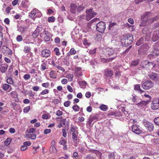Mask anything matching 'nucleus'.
Wrapping results in <instances>:
<instances>
[{
    "label": "nucleus",
    "instance_id": "nucleus-1",
    "mask_svg": "<svg viewBox=\"0 0 159 159\" xmlns=\"http://www.w3.org/2000/svg\"><path fill=\"white\" fill-rule=\"evenodd\" d=\"M151 16L152 13L150 12H147L145 13L142 16L140 26H144L148 25L154 21L157 20L158 19L157 16L154 18H151Z\"/></svg>",
    "mask_w": 159,
    "mask_h": 159
},
{
    "label": "nucleus",
    "instance_id": "nucleus-2",
    "mask_svg": "<svg viewBox=\"0 0 159 159\" xmlns=\"http://www.w3.org/2000/svg\"><path fill=\"white\" fill-rule=\"evenodd\" d=\"M85 5V3H83L80 5L78 6L74 4H72L70 6V11L73 14H75L76 12H80L84 8Z\"/></svg>",
    "mask_w": 159,
    "mask_h": 159
},
{
    "label": "nucleus",
    "instance_id": "nucleus-3",
    "mask_svg": "<svg viewBox=\"0 0 159 159\" xmlns=\"http://www.w3.org/2000/svg\"><path fill=\"white\" fill-rule=\"evenodd\" d=\"M42 16L40 11L36 8H34L30 12V17L33 20H35L36 18L40 17Z\"/></svg>",
    "mask_w": 159,
    "mask_h": 159
},
{
    "label": "nucleus",
    "instance_id": "nucleus-4",
    "mask_svg": "<svg viewBox=\"0 0 159 159\" xmlns=\"http://www.w3.org/2000/svg\"><path fill=\"white\" fill-rule=\"evenodd\" d=\"M106 29V24L105 22L100 21L96 25V29L98 32L103 33Z\"/></svg>",
    "mask_w": 159,
    "mask_h": 159
},
{
    "label": "nucleus",
    "instance_id": "nucleus-5",
    "mask_svg": "<svg viewBox=\"0 0 159 159\" xmlns=\"http://www.w3.org/2000/svg\"><path fill=\"white\" fill-rule=\"evenodd\" d=\"M86 20H89L93 17L96 16L97 13L91 9H87L85 11Z\"/></svg>",
    "mask_w": 159,
    "mask_h": 159
},
{
    "label": "nucleus",
    "instance_id": "nucleus-6",
    "mask_svg": "<svg viewBox=\"0 0 159 159\" xmlns=\"http://www.w3.org/2000/svg\"><path fill=\"white\" fill-rule=\"evenodd\" d=\"M126 39H122L121 42L122 43L124 41V44L125 45H129L131 44L133 41V37L131 34H127L126 37H125Z\"/></svg>",
    "mask_w": 159,
    "mask_h": 159
},
{
    "label": "nucleus",
    "instance_id": "nucleus-7",
    "mask_svg": "<svg viewBox=\"0 0 159 159\" xmlns=\"http://www.w3.org/2000/svg\"><path fill=\"white\" fill-rule=\"evenodd\" d=\"M153 86L152 82L149 80L146 81L142 85V88L145 90H148L151 88Z\"/></svg>",
    "mask_w": 159,
    "mask_h": 159
},
{
    "label": "nucleus",
    "instance_id": "nucleus-8",
    "mask_svg": "<svg viewBox=\"0 0 159 159\" xmlns=\"http://www.w3.org/2000/svg\"><path fill=\"white\" fill-rule=\"evenodd\" d=\"M143 124L149 131H153L154 127L152 123L146 120H144L143 121Z\"/></svg>",
    "mask_w": 159,
    "mask_h": 159
},
{
    "label": "nucleus",
    "instance_id": "nucleus-9",
    "mask_svg": "<svg viewBox=\"0 0 159 159\" xmlns=\"http://www.w3.org/2000/svg\"><path fill=\"white\" fill-rule=\"evenodd\" d=\"M40 36L43 37L44 40L46 41H48L50 40L51 34L48 32L44 30L40 34Z\"/></svg>",
    "mask_w": 159,
    "mask_h": 159
},
{
    "label": "nucleus",
    "instance_id": "nucleus-10",
    "mask_svg": "<svg viewBox=\"0 0 159 159\" xmlns=\"http://www.w3.org/2000/svg\"><path fill=\"white\" fill-rule=\"evenodd\" d=\"M151 107L153 110H156L159 107V100L157 99L154 100L152 102Z\"/></svg>",
    "mask_w": 159,
    "mask_h": 159
},
{
    "label": "nucleus",
    "instance_id": "nucleus-11",
    "mask_svg": "<svg viewBox=\"0 0 159 159\" xmlns=\"http://www.w3.org/2000/svg\"><path fill=\"white\" fill-rule=\"evenodd\" d=\"M132 130L133 132L137 134H140L142 132L141 130L136 125H132Z\"/></svg>",
    "mask_w": 159,
    "mask_h": 159
},
{
    "label": "nucleus",
    "instance_id": "nucleus-12",
    "mask_svg": "<svg viewBox=\"0 0 159 159\" xmlns=\"http://www.w3.org/2000/svg\"><path fill=\"white\" fill-rule=\"evenodd\" d=\"M50 54V51L49 50L47 49L43 50L41 52V55L44 57H48Z\"/></svg>",
    "mask_w": 159,
    "mask_h": 159
},
{
    "label": "nucleus",
    "instance_id": "nucleus-13",
    "mask_svg": "<svg viewBox=\"0 0 159 159\" xmlns=\"http://www.w3.org/2000/svg\"><path fill=\"white\" fill-rule=\"evenodd\" d=\"M106 55L110 56L114 54V51L113 50L110 48H107L106 49Z\"/></svg>",
    "mask_w": 159,
    "mask_h": 159
},
{
    "label": "nucleus",
    "instance_id": "nucleus-14",
    "mask_svg": "<svg viewBox=\"0 0 159 159\" xmlns=\"http://www.w3.org/2000/svg\"><path fill=\"white\" fill-rule=\"evenodd\" d=\"M2 52L5 55L8 56L11 54V50L7 47H6L5 49L3 48V49L2 50Z\"/></svg>",
    "mask_w": 159,
    "mask_h": 159
},
{
    "label": "nucleus",
    "instance_id": "nucleus-15",
    "mask_svg": "<svg viewBox=\"0 0 159 159\" xmlns=\"http://www.w3.org/2000/svg\"><path fill=\"white\" fill-rule=\"evenodd\" d=\"M148 104L147 102H145V101H142L141 102H139V103L135 104V105H137L138 107H143L145 106Z\"/></svg>",
    "mask_w": 159,
    "mask_h": 159
},
{
    "label": "nucleus",
    "instance_id": "nucleus-16",
    "mask_svg": "<svg viewBox=\"0 0 159 159\" xmlns=\"http://www.w3.org/2000/svg\"><path fill=\"white\" fill-rule=\"evenodd\" d=\"M113 75V72L111 70H107L105 72V75L107 77H111Z\"/></svg>",
    "mask_w": 159,
    "mask_h": 159
},
{
    "label": "nucleus",
    "instance_id": "nucleus-17",
    "mask_svg": "<svg viewBox=\"0 0 159 159\" xmlns=\"http://www.w3.org/2000/svg\"><path fill=\"white\" fill-rule=\"evenodd\" d=\"M76 51L73 48H72L70 50V51L68 52V55L70 56L71 55H74L76 54Z\"/></svg>",
    "mask_w": 159,
    "mask_h": 159
},
{
    "label": "nucleus",
    "instance_id": "nucleus-18",
    "mask_svg": "<svg viewBox=\"0 0 159 159\" xmlns=\"http://www.w3.org/2000/svg\"><path fill=\"white\" fill-rule=\"evenodd\" d=\"M134 89L135 90L139 91L141 93L144 92V91L141 89L140 86L139 85H134Z\"/></svg>",
    "mask_w": 159,
    "mask_h": 159
},
{
    "label": "nucleus",
    "instance_id": "nucleus-19",
    "mask_svg": "<svg viewBox=\"0 0 159 159\" xmlns=\"http://www.w3.org/2000/svg\"><path fill=\"white\" fill-rule=\"evenodd\" d=\"M10 87H11V86L8 84H4L2 85V88L3 90L6 91L9 89Z\"/></svg>",
    "mask_w": 159,
    "mask_h": 159
},
{
    "label": "nucleus",
    "instance_id": "nucleus-20",
    "mask_svg": "<svg viewBox=\"0 0 159 159\" xmlns=\"http://www.w3.org/2000/svg\"><path fill=\"white\" fill-rule=\"evenodd\" d=\"M149 77L151 79L153 80H156L157 77V74L154 73H152L149 75Z\"/></svg>",
    "mask_w": 159,
    "mask_h": 159
},
{
    "label": "nucleus",
    "instance_id": "nucleus-21",
    "mask_svg": "<svg viewBox=\"0 0 159 159\" xmlns=\"http://www.w3.org/2000/svg\"><path fill=\"white\" fill-rule=\"evenodd\" d=\"M132 100L134 102H138L140 99L136 96H134L132 97Z\"/></svg>",
    "mask_w": 159,
    "mask_h": 159
},
{
    "label": "nucleus",
    "instance_id": "nucleus-22",
    "mask_svg": "<svg viewBox=\"0 0 159 159\" xmlns=\"http://www.w3.org/2000/svg\"><path fill=\"white\" fill-rule=\"evenodd\" d=\"M31 50L30 48V47L25 46L24 48V52L25 53H29Z\"/></svg>",
    "mask_w": 159,
    "mask_h": 159
},
{
    "label": "nucleus",
    "instance_id": "nucleus-23",
    "mask_svg": "<svg viewBox=\"0 0 159 159\" xmlns=\"http://www.w3.org/2000/svg\"><path fill=\"white\" fill-rule=\"evenodd\" d=\"M93 152L97 156H99L98 159H102L101 158V156L102 155L101 153L98 151L94 150L93 151Z\"/></svg>",
    "mask_w": 159,
    "mask_h": 159
},
{
    "label": "nucleus",
    "instance_id": "nucleus-24",
    "mask_svg": "<svg viewBox=\"0 0 159 159\" xmlns=\"http://www.w3.org/2000/svg\"><path fill=\"white\" fill-rule=\"evenodd\" d=\"M66 77L68 79L69 81H71L72 80L73 77V75L72 74H67Z\"/></svg>",
    "mask_w": 159,
    "mask_h": 159
},
{
    "label": "nucleus",
    "instance_id": "nucleus-25",
    "mask_svg": "<svg viewBox=\"0 0 159 159\" xmlns=\"http://www.w3.org/2000/svg\"><path fill=\"white\" fill-rule=\"evenodd\" d=\"M7 82L9 84H14V81L11 77H8L7 80Z\"/></svg>",
    "mask_w": 159,
    "mask_h": 159
},
{
    "label": "nucleus",
    "instance_id": "nucleus-26",
    "mask_svg": "<svg viewBox=\"0 0 159 159\" xmlns=\"http://www.w3.org/2000/svg\"><path fill=\"white\" fill-rule=\"evenodd\" d=\"M100 108L101 110L105 111L107 110V107L106 105L104 104H102L100 106Z\"/></svg>",
    "mask_w": 159,
    "mask_h": 159
},
{
    "label": "nucleus",
    "instance_id": "nucleus-27",
    "mask_svg": "<svg viewBox=\"0 0 159 159\" xmlns=\"http://www.w3.org/2000/svg\"><path fill=\"white\" fill-rule=\"evenodd\" d=\"M11 139L10 138H8L5 141L4 143L6 146L8 145L11 142Z\"/></svg>",
    "mask_w": 159,
    "mask_h": 159
},
{
    "label": "nucleus",
    "instance_id": "nucleus-28",
    "mask_svg": "<svg viewBox=\"0 0 159 159\" xmlns=\"http://www.w3.org/2000/svg\"><path fill=\"white\" fill-rule=\"evenodd\" d=\"M26 135H28L29 138L32 139H34L36 138V135L34 134H27Z\"/></svg>",
    "mask_w": 159,
    "mask_h": 159
},
{
    "label": "nucleus",
    "instance_id": "nucleus-29",
    "mask_svg": "<svg viewBox=\"0 0 159 159\" xmlns=\"http://www.w3.org/2000/svg\"><path fill=\"white\" fill-rule=\"evenodd\" d=\"M49 151L51 152H54L56 151V149L55 146L51 145L49 149Z\"/></svg>",
    "mask_w": 159,
    "mask_h": 159
},
{
    "label": "nucleus",
    "instance_id": "nucleus-30",
    "mask_svg": "<svg viewBox=\"0 0 159 159\" xmlns=\"http://www.w3.org/2000/svg\"><path fill=\"white\" fill-rule=\"evenodd\" d=\"M8 68L7 66L5 67L4 66H2L0 68V70L2 73H5L6 71L7 68Z\"/></svg>",
    "mask_w": 159,
    "mask_h": 159
},
{
    "label": "nucleus",
    "instance_id": "nucleus-31",
    "mask_svg": "<svg viewBox=\"0 0 159 159\" xmlns=\"http://www.w3.org/2000/svg\"><path fill=\"white\" fill-rule=\"evenodd\" d=\"M80 107L77 105H74L72 107V109L75 111H79L80 109Z\"/></svg>",
    "mask_w": 159,
    "mask_h": 159
},
{
    "label": "nucleus",
    "instance_id": "nucleus-32",
    "mask_svg": "<svg viewBox=\"0 0 159 159\" xmlns=\"http://www.w3.org/2000/svg\"><path fill=\"white\" fill-rule=\"evenodd\" d=\"M109 159H115V156L113 152L110 153L108 155Z\"/></svg>",
    "mask_w": 159,
    "mask_h": 159
},
{
    "label": "nucleus",
    "instance_id": "nucleus-33",
    "mask_svg": "<svg viewBox=\"0 0 159 159\" xmlns=\"http://www.w3.org/2000/svg\"><path fill=\"white\" fill-rule=\"evenodd\" d=\"M30 74H25L24 76V79L26 80H28L30 79Z\"/></svg>",
    "mask_w": 159,
    "mask_h": 159
},
{
    "label": "nucleus",
    "instance_id": "nucleus-34",
    "mask_svg": "<svg viewBox=\"0 0 159 159\" xmlns=\"http://www.w3.org/2000/svg\"><path fill=\"white\" fill-rule=\"evenodd\" d=\"M49 92V90L48 89H45L43 90V91L41 92L40 93V94L41 95H43L45 94L48 93Z\"/></svg>",
    "mask_w": 159,
    "mask_h": 159
},
{
    "label": "nucleus",
    "instance_id": "nucleus-35",
    "mask_svg": "<svg viewBox=\"0 0 159 159\" xmlns=\"http://www.w3.org/2000/svg\"><path fill=\"white\" fill-rule=\"evenodd\" d=\"M49 75L50 77L52 78H56L55 72L54 71H51L49 73Z\"/></svg>",
    "mask_w": 159,
    "mask_h": 159
},
{
    "label": "nucleus",
    "instance_id": "nucleus-36",
    "mask_svg": "<svg viewBox=\"0 0 159 159\" xmlns=\"http://www.w3.org/2000/svg\"><path fill=\"white\" fill-rule=\"evenodd\" d=\"M85 159H96V158L91 155L89 154L86 157Z\"/></svg>",
    "mask_w": 159,
    "mask_h": 159
},
{
    "label": "nucleus",
    "instance_id": "nucleus-37",
    "mask_svg": "<svg viewBox=\"0 0 159 159\" xmlns=\"http://www.w3.org/2000/svg\"><path fill=\"white\" fill-rule=\"evenodd\" d=\"M30 109V107L29 106L25 107L23 110L24 112L25 113H28Z\"/></svg>",
    "mask_w": 159,
    "mask_h": 159
},
{
    "label": "nucleus",
    "instance_id": "nucleus-38",
    "mask_svg": "<svg viewBox=\"0 0 159 159\" xmlns=\"http://www.w3.org/2000/svg\"><path fill=\"white\" fill-rule=\"evenodd\" d=\"M55 17L54 16H51L48 18V21L49 22H52L55 20Z\"/></svg>",
    "mask_w": 159,
    "mask_h": 159
},
{
    "label": "nucleus",
    "instance_id": "nucleus-39",
    "mask_svg": "<svg viewBox=\"0 0 159 159\" xmlns=\"http://www.w3.org/2000/svg\"><path fill=\"white\" fill-rule=\"evenodd\" d=\"M16 40L18 42H21L23 38L21 35H18L16 38Z\"/></svg>",
    "mask_w": 159,
    "mask_h": 159
},
{
    "label": "nucleus",
    "instance_id": "nucleus-40",
    "mask_svg": "<svg viewBox=\"0 0 159 159\" xmlns=\"http://www.w3.org/2000/svg\"><path fill=\"white\" fill-rule=\"evenodd\" d=\"M72 139H73L74 141H76L77 139V136L76 135V134L74 133H72Z\"/></svg>",
    "mask_w": 159,
    "mask_h": 159
},
{
    "label": "nucleus",
    "instance_id": "nucleus-41",
    "mask_svg": "<svg viewBox=\"0 0 159 159\" xmlns=\"http://www.w3.org/2000/svg\"><path fill=\"white\" fill-rule=\"evenodd\" d=\"M93 122H95L94 120L91 117H90L89 119L88 123L89 125H91Z\"/></svg>",
    "mask_w": 159,
    "mask_h": 159
},
{
    "label": "nucleus",
    "instance_id": "nucleus-42",
    "mask_svg": "<svg viewBox=\"0 0 159 159\" xmlns=\"http://www.w3.org/2000/svg\"><path fill=\"white\" fill-rule=\"evenodd\" d=\"M39 34V33H38L36 31V30H35V31L32 34V36L34 38H36L37 37V36H38Z\"/></svg>",
    "mask_w": 159,
    "mask_h": 159
},
{
    "label": "nucleus",
    "instance_id": "nucleus-43",
    "mask_svg": "<svg viewBox=\"0 0 159 159\" xmlns=\"http://www.w3.org/2000/svg\"><path fill=\"white\" fill-rule=\"evenodd\" d=\"M54 51L55 52V54L56 55H60V52L59 49L57 48H55L54 49Z\"/></svg>",
    "mask_w": 159,
    "mask_h": 159
},
{
    "label": "nucleus",
    "instance_id": "nucleus-44",
    "mask_svg": "<svg viewBox=\"0 0 159 159\" xmlns=\"http://www.w3.org/2000/svg\"><path fill=\"white\" fill-rule=\"evenodd\" d=\"M80 20H86V16L85 15H82L80 16Z\"/></svg>",
    "mask_w": 159,
    "mask_h": 159
},
{
    "label": "nucleus",
    "instance_id": "nucleus-45",
    "mask_svg": "<svg viewBox=\"0 0 159 159\" xmlns=\"http://www.w3.org/2000/svg\"><path fill=\"white\" fill-rule=\"evenodd\" d=\"M76 127H74V126L71 127L70 128L71 131L74 133H75L76 132V129H77Z\"/></svg>",
    "mask_w": 159,
    "mask_h": 159
},
{
    "label": "nucleus",
    "instance_id": "nucleus-46",
    "mask_svg": "<svg viewBox=\"0 0 159 159\" xmlns=\"http://www.w3.org/2000/svg\"><path fill=\"white\" fill-rule=\"evenodd\" d=\"M154 122L156 124L159 125V117L155 118L154 119Z\"/></svg>",
    "mask_w": 159,
    "mask_h": 159
},
{
    "label": "nucleus",
    "instance_id": "nucleus-47",
    "mask_svg": "<svg viewBox=\"0 0 159 159\" xmlns=\"http://www.w3.org/2000/svg\"><path fill=\"white\" fill-rule=\"evenodd\" d=\"M55 67L58 68V69L62 70L63 71H65V69L63 68L60 66L58 65H55Z\"/></svg>",
    "mask_w": 159,
    "mask_h": 159
},
{
    "label": "nucleus",
    "instance_id": "nucleus-48",
    "mask_svg": "<svg viewBox=\"0 0 159 159\" xmlns=\"http://www.w3.org/2000/svg\"><path fill=\"white\" fill-rule=\"evenodd\" d=\"M63 112L62 111L58 110L56 112V115L57 116H60L62 115Z\"/></svg>",
    "mask_w": 159,
    "mask_h": 159
},
{
    "label": "nucleus",
    "instance_id": "nucleus-49",
    "mask_svg": "<svg viewBox=\"0 0 159 159\" xmlns=\"http://www.w3.org/2000/svg\"><path fill=\"white\" fill-rule=\"evenodd\" d=\"M49 84L48 83H44L42 84V85L43 87L45 88H48L49 86Z\"/></svg>",
    "mask_w": 159,
    "mask_h": 159
},
{
    "label": "nucleus",
    "instance_id": "nucleus-50",
    "mask_svg": "<svg viewBox=\"0 0 159 159\" xmlns=\"http://www.w3.org/2000/svg\"><path fill=\"white\" fill-rule=\"evenodd\" d=\"M70 104V101H67L65 102L64 103V106L65 107H69Z\"/></svg>",
    "mask_w": 159,
    "mask_h": 159
},
{
    "label": "nucleus",
    "instance_id": "nucleus-51",
    "mask_svg": "<svg viewBox=\"0 0 159 159\" xmlns=\"http://www.w3.org/2000/svg\"><path fill=\"white\" fill-rule=\"evenodd\" d=\"M41 67L42 70H44L46 69V64L44 63H43L41 65Z\"/></svg>",
    "mask_w": 159,
    "mask_h": 159
},
{
    "label": "nucleus",
    "instance_id": "nucleus-52",
    "mask_svg": "<svg viewBox=\"0 0 159 159\" xmlns=\"http://www.w3.org/2000/svg\"><path fill=\"white\" fill-rule=\"evenodd\" d=\"M73 157L75 158V159H79V158H77L79 156L77 152H74L73 153Z\"/></svg>",
    "mask_w": 159,
    "mask_h": 159
},
{
    "label": "nucleus",
    "instance_id": "nucleus-53",
    "mask_svg": "<svg viewBox=\"0 0 159 159\" xmlns=\"http://www.w3.org/2000/svg\"><path fill=\"white\" fill-rule=\"evenodd\" d=\"M127 24L129 25V30L131 31H134L135 30V28H134V26L129 25L128 24Z\"/></svg>",
    "mask_w": 159,
    "mask_h": 159
},
{
    "label": "nucleus",
    "instance_id": "nucleus-54",
    "mask_svg": "<svg viewBox=\"0 0 159 159\" xmlns=\"http://www.w3.org/2000/svg\"><path fill=\"white\" fill-rule=\"evenodd\" d=\"M131 64L132 66H136L138 64V62L137 61H133L131 62Z\"/></svg>",
    "mask_w": 159,
    "mask_h": 159
},
{
    "label": "nucleus",
    "instance_id": "nucleus-55",
    "mask_svg": "<svg viewBox=\"0 0 159 159\" xmlns=\"http://www.w3.org/2000/svg\"><path fill=\"white\" fill-rule=\"evenodd\" d=\"M51 132V130L50 129H47L44 130V133L45 134H47L50 133Z\"/></svg>",
    "mask_w": 159,
    "mask_h": 159
},
{
    "label": "nucleus",
    "instance_id": "nucleus-56",
    "mask_svg": "<svg viewBox=\"0 0 159 159\" xmlns=\"http://www.w3.org/2000/svg\"><path fill=\"white\" fill-rule=\"evenodd\" d=\"M96 53V49L91 50L89 51V53L91 55L94 54Z\"/></svg>",
    "mask_w": 159,
    "mask_h": 159
},
{
    "label": "nucleus",
    "instance_id": "nucleus-57",
    "mask_svg": "<svg viewBox=\"0 0 159 159\" xmlns=\"http://www.w3.org/2000/svg\"><path fill=\"white\" fill-rule=\"evenodd\" d=\"M39 87L38 86H34L33 87L32 89L34 91H37L39 89Z\"/></svg>",
    "mask_w": 159,
    "mask_h": 159
},
{
    "label": "nucleus",
    "instance_id": "nucleus-58",
    "mask_svg": "<svg viewBox=\"0 0 159 159\" xmlns=\"http://www.w3.org/2000/svg\"><path fill=\"white\" fill-rule=\"evenodd\" d=\"M36 31L39 34L40 32L42 30V28L41 27H38L36 29Z\"/></svg>",
    "mask_w": 159,
    "mask_h": 159
},
{
    "label": "nucleus",
    "instance_id": "nucleus-59",
    "mask_svg": "<svg viewBox=\"0 0 159 159\" xmlns=\"http://www.w3.org/2000/svg\"><path fill=\"white\" fill-rule=\"evenodd\" d=\"M23 144L25 145H26V147L27 146H30L31 145V143L30 141H26Z\"/></svg>",
    "mask_w": 159,
    "mask_h": 159
},
{
    "label": "nucleus",
    "instance_id": "nucleus-60",
    "mask_svg": "<svg viewBox=\"0 0 159 159\" xmlns=\"http://www.w3.org/2000/svg\"><path fill=\"white\" fill-rule=\"evenodd\" d=\"M42 118L43 119H49L48 116L47 114H44L42 116Z\"/></svg>",
    "mask_w": 159,
    "mask_h": 159
},
{
    "label": "nucleus",
    "instance_id": "nucleus-61",
    "mask_svg": "<svg viewBox=\"0 0 159 159\" xmlns=\"http://www.w3.org/2000/svg\"><path fill=\"white\" fill-rule=\"evenodd\" d=\"M67 89L70 92H72L73 91L72 88L70 85H68L67 86Z\"/></svg>",
    "mask_w": 159,
    "mask_h": 159
},
{
    "label": "nucleus",
    "instance_id": "nucleus-62",
    "mask_svg": "<svg viewBox=\"0 0 159 159\" xmlns=\"http://www.w3.org/2000/svg\"><path fill=\"white\" fill-rule=\"evenodd\" d=\"M18 0H14L12 2V4L13 6L16 5L18 3Z\"/></svg>",
    "mask_w": 159,
    "mask_h": 159
},
{
    "label": "nucleus",
    "instance_id": "nucleus-63",
    "mask_svg": "<svg viewBox=\"0 0 159 159\" xmlns=\"http://www.w3.org/2000/svg\"><path fill=\"white\" fill-rule=\"evenodd\" d=\"M76 75L78 77H80V76H82V73L81 71L76 72Z\"/></svg>",
    "mask_w": 159,
    "mask_h": 159
},
{
    "label": "nucleus",
    "instance_id": "nucleus-64",
    "mask_svg": "<svg viewBox=\"0 0 159 159\" xmlns=\"http://www.w3.org/2000/svg\"><path fill=\"white\" fill-rule=\"evenodd\" d=\"M128 21L130 24H133L134 23V21L132 18H129L128 19Z\"/></svg>",
    "mask_w": 159,
    "mask_h": 159
}]
</instances>
